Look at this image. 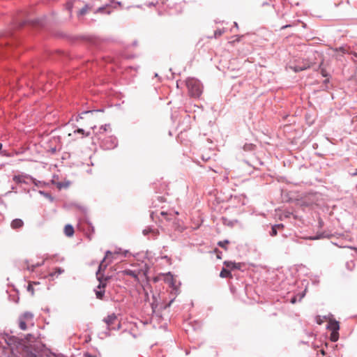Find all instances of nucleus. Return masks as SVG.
I'll return each mask as SVG.
<instances>
[{"instance_id": "25", "label": "nucleus", "mask_w": 357, "mask_h": 357, "mask_svg": "<svg viewBox=\"0 0 357 357\" xmlns=\"http://www.w3.org/2000/svg\"><path fill=\"white\" fill-rule=\"evenodd\" d=\"M229 243V241H227V240H225V241H219L218 243V245L222 248L223 249H225V250H227V245Z\"/></svg>"}, {"instance_id": "14", "label": "nucleus", "mask_w": 357, "mask_h": 357, "mask_svg": "<svg viewBox=\"0 0 357 357\" xmlns=\"http://www.w3.org/2000/svg\"><path fill=\"white\" fill-rule=\"evenodd\" d=\"M224 265L227 268H229L231 270H234V269L239 270L242 267V264L241 263H236V262L231 261H224Z\"/></svg>"}, {"instance_id": "2", "label": "nucleus", "mask_w": 357, "mask_h": 357, "mask_svg": "<svg viewBox=\"0 0 357 357\" xmlns=\"http://www.w3.org/2000/svg\"><path fill=\"white\" fill-rule=\"evenodd\" d=\"M85 116H80L81 119H86L87 124L92 130L93 140L97 141L98 143L106 137V133L111 130L109 124L102 125L100 127H97L96 123L98 121V112L87 111L84 112Z\"/></svg>"}, {"instance_id": "33", "label": "nucleus", "mask_w": 357, "mask_h": 357, "mask_svg": "<svg viewBox=\"0 0 357 357\" xmlns=\"http://www.w3.org/2000/svg\"><path fill=\"white\" fill-rule=\"evenodd\" d=\"M44 263V261H42L41 263H37L36 266H40Z\"/></svg>"}, {"instance_id": "15", "label": "nucleus", "mask_w": 357, "mask_h": 357, "mask_svg": "<svg viewBox=\"0 0 357 357\" xmlns=\"http://www.w3.org/2000/svg\"><path fill=\"white\" fill-rule=\"evenodd\" d=\"M24 226V222L20 218L14 219L11 223L10 227L13 229H19Z\"/></svg>"}, {"instance_id": "26", "label": "nucleus", "mask_w": 357, "mask_h": 357, "mask_svg": "<svg viewBox=\"0 0 357 357\" xmlns=\"http://www.w3.org/2000/svg\"><path fill=\"white\" fill-rule=\"evenodd\" d=\"M39 282H30L28 285V291H31L32 294H33V284H38Z\"/></svg>"}, {"instance_id": "10", "label": "nucleus", "mask_w": 357, "mask_h": 357, "mask_svg": "<svg viewBox=\"0 0 357 357\" xmlns=\"http://www.w3.org/2000/svg\"><path fill=\"white\" fill-rule=\"evenodd\" d=\"M64 272V270L61 268H55L54 271L50 272L47 275H43L42 278H48L50 280H52L55 277H58V275H61Z\"/></svg>"}, {"instance_id": "12", "label": "nucleus", "mask_w": 357, "mask_h": 357, "mask_svg": "<svg viewBox=\"0 0 357 357\" xmlns=\"http://www.w3.org/2000/svg\"><path fill=\"white\" fill-rule=\"evenodd\" d=\"M29 178V176L24 174H19L17 175H14L13 177V181L17 183H27V180Z\"/></svg>"}, {"instance_id": "5", "label": "nucleus", "mask_w": 357, "mask_h": 357, "mask_svg": "<svg viewBox=\"0 0 357 357\" xmlns=\"http://www.w3.org/2000/svg\"><path fill=\"white\" fill-rule=\"evenodd\" d=\"M327 329L331 331L330 340L334 342H337L339 339V322L335 319L329 317L328 319Z\"/></svg>"}, {"instance_id": "22", "label": "nucleus", "mask_w": 357, "mask_h": 357, "mask_svg": "<svg viewBox=\"0 0 357 357\" xmlns=\"http://www.w3.org/2000/svg\"><path fill=\"white\" fill-rule=\"evenodd\" d=\"M256 146L253 144H244L243 149L245 151H252L255 150Z\"/></svg>"}, {"instance_id": "27", "label": "nucleus", "mask_w": 357, "mask_h": 357, "mask_svg": "<svg viewBox=\"0 0 357 357\" xmlns=\"http://www.w3.org/2000/svg\"><path fill=\"white\" fill-rule=\"evenodd\" d=\"M333 51L335 52H341L343 54H346L348 52V51L344 47H340L339 48L333 49Z\"/></svg>"}, {"instance_id": "37", "label": "nucleus", "mask_w": 357, "mask_h": 357, "mask_svg": "<svg viewBox=\"0 0 357 357\" xmlns=\"http://www.w3.org/2000/svg\"><path fill=\"white\" fill-rule=\"evenodd\" d=\"M2 149V144L0 143V150Z\"/></svg>"}, {"instance_id": "20", "label": "nucleus", "mask_w": 357, "mask_h": 357, "mask_svg": "<svg viewBox=\"0 0 357 357\" xmlns=\"http://www.w3.org/2000/svg\"><path fill=\"white\" fill-rule=\"evenodd\" d=\"M112 252H111L110 251H107L106 252V254H105V258L102 259V261H101L100 266H99V271L102 268V266H107V264H105V262L106 261V260L109 258H110V257L112 256Z\"/></svg>"}, {"instance_id": "28", "label": "nucleus", "mask_w": 357, "mask_h": 357, "mask_svg": "<svg viewBox=\"0 0 357 357\" xmlns=\"http://www.w3.org/2000/svg\"><path fill=\"white\" fill-rule=\"evenodd\" d=\"M352 123L357 127V115L353 117Z\"/></svg>"}, {"instance_id": "7", "label": "nucleus", "mask_w": 357, "mask_h": 357, "mask_svg": "<svg viewBox=\"0 0 357 357\" xmlns=\"http://www.w3.org/2000/svg\"><path fill=\"white\" fill-rule=\"evenodd\" d=\"M311 66L312 63L308 59H298L289 66V68L295 73H298L310 68Z\"/></svg>"}, {"instance_id": "34", "label": "nucleus", "mask_w": 357, "mask_h": 357, "mask_svg": "<svg viewBox=\"0 0 357 357\" xmlns=\"http://www.w3.org/2000/svg\"><path fill=\"white\" fill-rule=\"evenodd\" d=\"M143 232L144 234H146L149 232V231L148 229H144Z\"/></svg>"}, {"instance_id": "19", "label": "nucleus", "mask_w": 357, "mask_h": 357, "mask_svg": "<svg viewBox=\"0 0 357 357\" xmlns=\"http://www.w3.org/2000/svg\"><path fill=\"white\" fill-rule=\"evenodd\" d=\"M98 288L99 289V290H97L96 291V297L99 299H102L103 298V296H104V293H105V291L104 290H102L101 289H104L105 288V285L102 284V286L101 285V284H100L98 287Z\"/></svg>"}, {"instance_id": "38", "label": "nucleus", "mask_w": 357, "mask_h": 357, "mask_svg": "<svg viewBox=\"0 0 357 357\" xmlns=\"http://www.w3.org/2000/svg\"><path fill=\"white\" fill-rule=\"evenodd\" d=\"M172 301H171L169 302V303H168V305H168V306H169V305H170V304L172 303Z\"/></svg>"}, {"instance_id": "3", "label": "nucleus", "mask_w": 357, "mask_h": 357, "mask_svg": "<svg viewBox=\"0 0 357 357\" xmlns=\"http://www.w3.org/2000/svg\"><path fill=\"white\" fill-rule=\"evenodd\" d=\"M185 85L189 96L194 98H199L202 93V86L200 82L194 77H188L185 80Z\"/></svg>"}, {"instance_id": "31", "label": "nucleus", "mask_w": 357, "mask_h": 357, "mask_svg": "<svg viewBox=\"0 0 357 357\" xmlns=\"http://www.w3.org/2000/svg\"><path fill=\"white\" fill-rule=\"evenodd\" d=\"M86 357H96V356H93V355H91V354H86Z\"/></svg>"}, {"instance_id": "36", "label": "nucleus", "mask_w": 357, "mask_h": 357, "mask_svg": "<svg viewBox=\"0 0 357 357\" xmlns=\"http://www.w3.org/2000/svg\"><path fill=\"white\" fill-rule=\"evenodd\" d=\"M84 13V11L83 10H81L80 11V14L82 15Z\"/></svg>"}, {"instance_id": "29", "label": "nucleus", "mask_w": 357, "mask_h": 357, "mask_svg": "<svg viewBox=\"0 0 357 357\" xmlns=\"http://www.w3.org/2000/svg\"><path fill=\"white\" fill-rule=\"evenodd\" d=\"M34 268H35V266H34V265H31V266H27V268H28L29 270L32 271L34 270Z\"/></svg>"}, {"instance_id": "11", "label": "nucleus", "mask_w": 357, "mask_h": 357, "mask_svg": "<svg viewBox=\"0 0 357 357\" xmlns=\"http://www.w3.org/2000/svg\"><path fill=\"white\" fill-rule=\"evenodd\" d=\"M178 215L177 211H170L169 212L161 211V220H165L167 221H170L176 218Z\"/></svg>"}, {"instance_id": "35", "label": "nucleus", "mask_w": 357, "mask_h": 357, "mask_svg": "<svg viewBox=\"0 0 357 357\" xmlns=\"http://www.w3.org/2000/svg\"><path fill=\"white\" fill-rule=\"evenodd\" d=\"M321 354H322L323 355H325V352H324V350H321Z\"/></svg>"}, {"instance_id": "1", "label": "nucleus", "mask_w": 357, "mask_h": 357, "mask_svg": "<svg viewBox=\"0 0 357 357\" xmlns=\"http://www.w3.org/2000/svg\"><path fill=\"white\" fill-rule=\"evenodd\" d=\"M36 340V337L28 334L24 340H21L17 344L9 342L12 353H19L22 357H41V351L35 344H32Z\"/></svg>"}, {"instance_id": "30", "label": "nucleus", "mask_w": 357, "mask_h": 357, "mask_svg": "<svg viewBox=\"0 0 357 357\" xmlns=\"http://www.w3.org/2000/svg\"><path fill=\"white\" fill-rule=\"evenodd\" d=\"M351 176H357V168L356 169L355 172L351 174Z\"/></svg>"}, {"instance_id": "23", "label": "nucleus", "mask_w": 357, "mask_h": 357, "mask_svg": "<svg viewBox=\"0 0 357 357\" xmlns=\"http://www.w3.org/2000/svg\"><path fill=\"white\" fill-rule=\"evenodd\" d=\"M328 318H327L326 317H321V316L317 315L315 317V321H316L317 324L321 325L324 323V320H327L328 321Z\"/></svg>"}, {"instance_id": "16", "label": "nucleus", "mask_w": 357, "mask_h": 357, "mask_svg": "<svg viewBox=\"0 0 357 357\" xmlns=\"http://www.w3.org/2000/svg\"><path fill=\"white\" fill-rule=\"evenodd\" d=\"M74 228L72 225H67L65 226L64 227V233L66 234V236H68V237H71L73 236L74 234Z\"/></svg>"}, {"instance_id": "24", "label": "nucleus", "mask_w": 357, "mask_h": 357, "mask_svg": "<svg viewBox=\"0 0 357 357\" xmlns=\"http://www.w3.org/2000/svg\"><path fill=\"white\" fill-rule=\"evenodd\" d=\"M123 273L125 275H130L134 278H137V274L135 273V271H132V270H125L123 271Z\"/></svg>"}, {"instance_id": "13", "label": "nucleus", "mask_w": 357, "mask_h": 357, "mask_svg": "<svg viewBox=\"0 0 357 357\" xmlns=\"http://www.w3.org/2000/svg\"><path fill=\"white\" fill-rule=\"evenodd\" d=\"M165 280L174 290L176 289V280L170 273L165 275Z\"/></svg>"}, {"instance_id": "39", "label": "nucleus", "mask_w": 357, "mask_h": 357, "mask_svg": "<svg viewBox=\"0 0 357 357\" xmlns=\"http://www.w3.org/2000/svg\"><path fill=\"white\" fill-rule=\"evenodd\" d=\"M354 250L357 251V248H354Z\"/></svg>"}, {"instance_id": "32", "label": "nucleus", "mask_w": 357, "mask_h": 357, "mask_svg": "<svg viewBox=\"0 0 357 357\" xmlns=\"http://www.w3.org/2000/svg\"><path fill=\"white\" fill-rule=\"evenodd\" d=\"M290 26H291V25H284V26H282V28H281V29H286V28H287V27H290Z\"/></svg>"}, {"instance_id": "17", "label": "nucleus", "mask_w": 357, "mask_h": 357, "mask_svg": "<svg viewBox=\"0 0 357 357\" xmlns=\"http://www.w3.org/2000/svg\"><path fill=\"white\" fill-rule=\"evenodd\" d=\"M284 225L282 224L275 225L271 228V235L275 236L278 234V229H283Z\"/></svg>"}, {"instance_id": "6", "label": "nucleus", "mask_w": 357, "mask_h": 357, "mask_svg": "<svg viewBox=\"0 0 357 357\" xmlns=\"http://www.w3.org/2000/svg\"><path fill=\"white\" fill-rule=\"evenodd\" d=\"M78 229L82 231L89 239H91V237L95 232L94 227L92 223L86 218L79 220L78 223Z\"/></svg>"}, {"instance_id": "4", "label": "nucleus", "mask_w": 357, "mask_h": 357, "mask_svg": "<svg viewBox=\"0 0 357 357\" xmlns=\"http://www.w3.org/2000/svg\"><path fill=\"white\" fill-rule=\"evenodd\" d=\"M34 326V315L29 312H25L19 317V327L25 331Z\"/></svg>"}, {"instance_id": "8", "label": "nucleus", "mask_w": 357, "mask_h": 357, "mask_svg": "<svg viewBox=\"0 0 357 357\" xmlns=\"http://www.w3.org/2000/svg\"><path fill=\"white\" fill-rule=\"evenodd\" d=\"M99 144L103 149L111 150L116 147L118 142L114 136L110 135L105 137Z\"/></svg>"}, {"instance_id": "21", "label": "nucleus", "mask_w": 357, "mask_h": 357, "mask_svg": "<svg viewBox=\"0 0 357 357\" xmlns=\"http://www.w3.org/2000/svg\"><path fill=\"white\" fill-rule=\"evenodd\" d=\"M74 134H80L82 135L81 137L83 138L90 136L91 133L90 132H86L84 129L78 128L74 131Z\"/></svg>"}, {"instance_id": "18", "label": "nucleus", "mask_w": 357, "mask_h": 357, "mask_svg": "<svg viewBox=\"0 0 357 357\" xmlns=\"http://www.w3.org/2000/svg\"><path fill=\"white\" fill-rule=\"evenodd\" d=\"M220 276L222 278H231L232 277L230 271L225 268L220 271Z\"/></svg>"}, {"instance_id": "9", "label": "nucleus", "mask_w": 357, "mask_h": 357, "mask_svg": "<svg viewBox=\"0 0 357 357\" xmlns=\"http://www.w3.org/2000/svg\"><path fill=\"white\" fill-rule=\"evenodd\" d=\"M108 330H114L119 328V323L118 321L117 316L114 314L107 315L104 319Z\"/></svg>"}]
</instances>
